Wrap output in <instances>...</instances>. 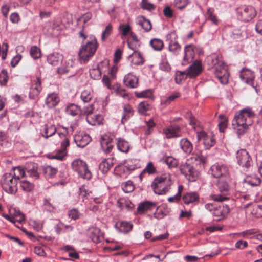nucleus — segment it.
Returning a JSON list of instances; mask_svg holds the SVG:
<instances>
[{"mask_svg":"<svg viewBox=\"0 0 262 262\" xmlns=\"http://www.w3.org/2000/svg\"><path fill=\"white\" fill-rule=\"evenodd\" d=\"M254 116L255 114L249 108L243 109L235 115L232 121V125L239 135L243 134L252 125Z\"/></svg>","mask_w":262,"mask_h":262,"instance_id":"1","label":"nucleus"},{"mask_svg":"<svg viewBox=\"0 0 262 262\" xmlns=\"http://www.w3.org/2000/svg\"><path fill=\"white\" fill-rule=\"evenodd\" d=\"M207 62L210 66L214 67V74L222 84H226L228 81L229 74L227 67L222 60L220 55L212 54L207 57Z\"/></svg>","mask_w":262,"mask_h":262,"instance_id":"2","label":"nucleus"},{"mask_svg":"<svg viewBox=\"0 0 262 262\" xmlns=\"http://www.w3.org/2000/svg\"><path fill=\"white\" fill-rule=\"evenodd\" d=\"M172 182L168 173H164L156 178L151 187L154 192L158 195L165 194L170 189Z\"/></svg>","mask_w":262,"mask_h":262,"instance_id":"3","label":"nucleus"},{"mask_svg":"<svg viewBox=\"0 0 262 262\" xmlns=\"http://www.w3.org/2000/svg\"><path fill=\"white\" fill-rule=\"evenodd\" d=\"M97 47V42L95 38L83 45L78 53L80 61L84 63L88 61L90 58L94 55Z\"/></svg>","mask_w":262,"mask_h":262,"instance_id":"4","label":"nucleus"},{"mask_svg":"<svg viewBox=\"0 0 262 262\" xmlns=\"http://www.w3.org/2000/svg\"><path fill=\"white\" fill-rule=\"evenodd\" d=\"M68 131L67 128H63V132H58L57 134L53 139V143L55 145L60 144L58 150L60 154H64L67 148L69 146V139L68 137Z\"/></svg>","mask_w":262,"mask_h":262,"instance_id":"5","label":"nucleus"},{"mask_svg":"<svg viewBox=\"0 0 262 262\" xmlns=\"http://www.w3.org/2000/svg\"><path fill=\"white\" fill-rule=\"evenodd\" d=\"M17 182L11 173H6L3 176L2 186L3 189L10 194H14L17 192Z\"/></svg>","mask_w":262,"mask_h":262,"instance_id":"6","label":"nucleus"},{"mask_svg":"<svg viewBox=\"0 0 262 262\" xmlns=\"http://www.w3.org/2000/svg\"><path fill=\"white\" fill-rule=\"evenodd\" d=\"M72 167L81 178L88 180L91 179L92 173L85 162L79 159L75 160L72 163Z\"/></svg>","mask_w":262,"mask_h":262,"instance_id":"7","label":"nucleus"},{"mask_svg":"<svg viewBox=\"0 0 262 262\" xmlns=\"http://www.w3.org/2000/svg\"><path fill=\"white\" fill-rule=\"evenodd\" d=\"M188 161L181 165L180 170L189 181H195L199 176V172L195 169L194 164H191Z\"/></svg>","mask_w":262,"mask_h":262,"instance_id":"8","label":"nucleus"},{"mask_svg":"<svg viewBox=\"0 0 262 262\" xmlns=\"http://www.w3.org/2000/svg\"><path fill=\"white\" fill-rule=\"evenodd\" d=\"M238 14L241 20L248 21L256 16V12L253 7L244 6L238 8Z\"/></svg>","mask_w":262,"mask_h":262,"instance_id":"9","label":"nucleus"},{"mask_svg":"<svg viewBox=\"0 0 262 262\" xmlns=\"http://www.w3.org/2000/svg\"><path fill=\"white\" fill-rule=\"evenodd\" d=\"M236 159L238 164L242 167L248 168L252 165V159L245 149H241L237 151Z\"/></svg>","mask_w":262,"mask_h":262,"instance_id":"10","label":"nucleus"},{"mask_svg":"<svg viewBox=\"0 0 262 262\" xmlns=\"http://www.w3.org/2000/svg\"><path fill=\"white\" fill-rule=\"evenodd\" d=\"M228 167L222 164L216 163L210 168L211 174L216 178L226 177L228 174Z\"/></svg>","mask_w":262,"mask_h":262,"instance_id":"11","label":"nucleus"},{"mask_svg":"<svg viewBox=\"0 0 262 262\" xmlns=\"http://www.w3.org/2000/svg\"><path fill=\"white\" fill-rule=\"evenodd\" d=\"M202 64L201 61L195 60L185 70L187 76L190 78L198 76L202 71Z\"/></svg>","mask_w":262,"mask_h":262,"instance_id":"12","label":"nucleus"},{"mask_svg":"<svg viewBox=\"0 0 262 262\" xmlns=\"http://www.w3.org/2000/svg\"><path fill=\"white\" fill-rule=\"evenodd\" d=\"M197 137L199 140L203 141L206 149H209L215 144V140L212 134H207L204 131L198 132Z\"/></svg>","mask_w":262,"mask_h":262,"instance_id":"13","label":"nucleus"},{"mask_svg":"<svg viewBox=\"0 0 262 262\" xmlns=\"http://www.w3.org/2000/svg\"><path fill=\"white\" fill-rule=\"evenodd\" d=\"M90 136L83 132H79L74 137V141L78 147H84L91 141Z\"/></svg>","mask_w":262,"mask_h":262,"instance_id":"14","label":"nucleus"},{"mask_svg":"<svg viewBox=\"0 0 262 262\" xmlns=\"http://www.w3.org/2000/svg\"><path fill=\"white\" fill-rule=\"evenodd\" d=\"M41 90V81L39 78L37 77L35 80L32 81L29 93L30 97L35 99L38 96Z\"/></svg>","mask_w":262,"mask_h":262,"instance_id":"15","label":"nucleus"},{"mask_svg":"<svg viewBox=\"0 0 262 262\" xmlns=\"http://www.w3.org/2000/svg\"><path fill=\"white\" fill-rule=\"evenodd\" d=\"M229 211V209L227 206L216 205L213 212V215L215 217L217 221H220L223 219L225 215Z\"/></svg>","mask_w":262,"mask_h":262,"instance_id":"16","label":"nucleus"},{"mask_svg":"<svg viewBox=\"0 0 262 262\" xmlns=\"http://www.w3.org/2000/svg\"><path fill=\"white\" fill-rule=\"evenodd\" d=\"M195 56L194 51L191 45H187L185 47L184 51V56L182 62V65H186L191 61Z\"/></svg>","mask_w":262,"mask_h":262,"instance_id":"17","label":"nucleus"},{"mask_svg":"<svg viewBox=\"0 0 262 262\" xmlns=\"http://www.w3.org/2000/svg\"><path fill=\"white\" fill-rule=\"evenodd\" d=\"M101 147L105 153L110 152L114 146L112 139L106 135H103L101 139Z\"/></svg>","mask_w":262,"mask_h":262,"instance_id":"18","label":"nucleus"},{"mask_svg":"<svg viewBox=\"0 0 262 262\" xmlns=\"http://www.w3.org/2000/svg\"><path fill=\"white\" fill-rule=\"evenodd\" d=\"M86 119L87 122L92 125H99L102 124V116L101 115L93 114L92 111L88 113Z\"/></svg>","mask_w":262,"mask_h":262,"instance_id":"19","label":"nucleus"},{"mask_svg":"<svg viewBox=\"0 0 262 262\" xmlns=\"http://www.w3.org/2000/svg\"><path fill=\"white\" fill-rule=\"evenodd\" d=\"M124 84L129 88H135L138 83V79L133 74L129 73L126 75L123 79Z\"/></svg>","mask_w":262,"mask_h":262,"instance_id":"20","label":"nucleus"},{"mask_svg":"<svg viewBox=\"0 0 262 262\" xmlns=\"http://www.w3.org/2000/svg\"><path fill=\"white\" fill-rule=\"evenodd\" d=\"M164 133L167 138L178 137L181 136L180 127L178 126H170L164 130Z\"/></svg>","mask_w":262,"mask_h":262,"instance_id":"21","label":"nucleus"},{"mask_svg":"<svg viewBox=\"0 0 262 262\" xmlns=\"http://www.w3.org/2000/svg\"><path fill=\"white\" fill-rule=\"evenodd\" d=\"M74 64V61L72 59L64 60L61 67L57 69V72L60 74H67L71 71Z\"/></svg>","mask_w":262,"mask_h":262,"instance_id":"22","label":"nucleus"},{"mask_svg":"<svg viewBox=\"0 0 262 262\" xmlns=\"http://www.w3.org/2000/svg\"><path fill=\"white\" fill-rule=\"evenodd\" d=\"M156 203L149 201H145L140 203L137 207V210L139 214H142L156 207Z\"/></svg>","mask_w":262,"mask_h":262,"instance_id":"23","label":"nucleus"},{"mask_svg":"<svg viewBox=\"0 0 262 262\" xmlns=\"http://www.w3.org/2000/svg\"><path fill=\"white\" fill-rule=\"evenodd\" d=\"M56 128L54 125H46L41 130V135L42 137L48 138L55 135Z\"/></svg>","mask_w":262,"mask_h":262,"instance_id":"24","label":"nucleus"},{"mask_svg":"<svg viewBox=\"0 0 262 262\" xmlns=\"http://www.w3.org/2000/svg\"><path fill=\"white\" fill-rule=\"evenodd\" d=\"M26 173L30 177L35 179L39 178L37 171V166L34 163H30L26 167Z\"/></svg>","mask_w":262,"mask_h":262,"instance_id":"25","label":"nucleus"},{"mask_svg":"<svg viewBox=\"0 0 262 262\" xmlns=\"http://www.w3.org/2000/svg\"><path fill=\"white\" fill-rule=\"evenodd\" d=\"M62 60V56L57 53L50 54L47 57V61L52 66H57Z\"/></svg>","mask_w":262,"mask_h":262,"instance_id":"26","label":"nucleus"},{"mask_svg":"<svg viewBox=\"0 0 262 262\" xmlns=\"http://www.w3.org/2000/svg\"><path fill=\"white\" fill-rule=\"evenodd\" d=\"M137 24L140 26L145 32H148L151 30L152 25L150 21L146 19L143 16L138 18Z\"/></svg>","mask_w":262,"mask_h":262,"instance_id":"27","label":"nucleus"},{"mask_svg":"<svg viewBox=\"0 0 262 262\" xmlns=\"http://www.w3.org/2000/svg\"><path fill=\"white\" fill-rule=\"evenodd\" d=\"M184 202L186 204L193 203L199 199V195L196 192L187 193L183 196Z\"/></svg>","mask_w":262,"mask_h":262,"instance_id":"28","label":"nucleus"},{"mask_svg":"<svg viewBox=\"0 0 262 262\" xmlns=\"http://www.w3.org/2000/svg\"><path fill=\"white\" fill-rule=\"evenodd\" d=\"M240 78L245 82L250 83L253 80V75L250 70L243 69L241 72Z\"/></svg>","mask_w":262,"mask_h":262,"instance_id":"29","label":"nucleus"},{"mask_svg":"<svg viewBox=\"0 0 262 262\" xmlns=\"http://www.w3.org/2000/svg\"><path fill=\"white\" fill-rule=\"evenodd\" d=\"M113 165V159L107 158L104 160L100 163L99 169L103 173H106Z\"/></svg>","mask_w":262,"mask_h":262,"instance_id":"30","label":"nucleus"},{"mask_svg":"<svg viewBox=\"0 0 262 262\" xmlns=\"http://www.w3.org/2000/svg\"><path fill=\"white\" fill-rule=\"evenodd\" d=\"M132 58V63L135 65H142L144 63V59L140 52L134 51L129 56Z\"/></svg>","mask_w":262,"mask_h":262,"instance_id":"31","label":"nucleus"},{"mask_svg":"<svg viewBox=\"0 0 262 262\" xmlns=\"http://www.w3.org/2000/svg\"><path fill=\"white\" fill-rule=\"evenodd\" d=\"M168 213L169 210L167 207L165 205H162L157 208L154 215L155 218L160 220L167 215Z\"/></svg>","mask_w":262,"mask_h":262,"instance_id":"32","label":"nucleus"},{"mask_svg":"<svg viewBox=\"0 0 262 262\" xmlns=\"http://www.w3.org/2000/svg\"><path fill=\"white\" fill-rule=\"evenodd\" d=\"M180 146L183 151L186 154H190L193 149L192 144L186 138L182 139L181 140Z\"/></svg>","mask_w":262,"mask_h":262,"instance_id":"33","label":"nucleus"},{"mask_svg":"<svg viewBox=\"0 0 262 262\" xmlns=\"http://www.w3.org/2000/svg\"><path fill=\"white\" fill-rule=\"evenodd\" d=\"M59 101V98L56 94H51L46 98V104L48 107L52 108L57 104Z\"/></svg>","mask_w":262,"mask_h":262,"instance_id":"34","label":"nucleus"},{"mask_svg":"<svg viewBox=\"0 0 262 262\" xmlns=\"http://www.w3.org/2000/svg\"><path fill=\"white\" fill-rule=\"evenodd\" d=\"M117 145L118 149L123 152L126 153L130 149L128 143L121 138L118 139Z\"/></svg>","mask_w":262,"mask_h":262,"instance_id":"35","label":"nucleus"},{"mask_svg":"<svg viewBox=\"0 0 262 262\" xmlns=\"http://www.w3.org/2000/svg\"><path fill=\"white\" fill-rule=\"evenodd\" d=\"M101 232L97 228H94L91 230V238L94 243H99L101 240Z\"/></svg>","mask_w":262,"mask_h":262,"instance_id":"36","label":"nucleus"},{"mask_svg":"<svg viewBox=\"0 0 262 262\" xmlns=\"http://www.w3.org/2000/svg\"><path fill=\"white\" fill-rule=\"evenodd\" d=\"M244 182L251 186H258L260 184V180L255 176H247L244 179Z\"/></svg>","mask_w":262,"mask_h":262,"instance_id":"37","label":"nucleus"},{"mask_svg":"<svg viewBox=\"0 0 262 262\" xmlns=\"http://www.w3.org/2000/svg\"><path fill=\"white\" fill-rule=\"evenodd\" d=\"M124 113L122 117L121 122L124 123L128 118L133 115L134 110L129 105H125L123 108Z\"/></svg>","mask_w":262,"mask_h":262,"instance_id":"38","label":"nucleus"},{"mask_svg":"<svg viewBox=\"0 0 262 262\" xmlns=\"http://www.w3.org/2000/svg\"><path fill=\"white\" fill-rule=\"evenodd\" d=\"M168 49L173 54H177L181 50V46L177 41L171 40L169 43Z\"/></svg>","mask_w":262,"mask_h":262,"instance_id":"39","label":"nucleus"},{"mask_svg":"<svg viewBox=\"0 0 262 262\" xmlns=\"http://www.w3.org/2000/svg\"><path fill=\"white\" fill-rule=\"evenodd\" d=\"M150 45L156 51H160L163 47V42L160 39L154 38L150 40Z\"/></svg>","mask_w":262,"mask_h":262,"instance_id":"40","label":"nucleus"},{"mask_svg":"<svg viewBox=\"0 0 262 262\" xmlns=\"http://www.w3.org/2000/svg\"><path fill=\"white\" fill-rule=\"evenodd\" d=\"M218 187L221 192L225 194H227L230 189V187L228 183L222 179L219 180Z\"/></svg>","mask_w":262,"mask_h":262,"instance_id":"41","label":"nucleus"},{"mask_svg":"<svg viewBox=\"0 0 262 262\" xmlns=\"http://www.w3.org/2000/svg\"><path fill=\"white\" fill-rule=\"evenodd\" d=\"M80 111V108L74 104H70L67 106L66 112L72 116L77 115Z\"/></svg>","mask_w":262,"mask_h":262,"instance_id":"42","label":"nucleus"},{"mask_svg":"<svg viewBox=\"0 0 262 262\" xmlns=\"http://www.w3.org/2000/svg\"><path fill=\"white\" fill-rule=\"evenodd\" d=\"M133 228V224L130 222H121L120 224L119 231L123 233H127Z\"/></svg>","mask_w":262,"mask_h":262,"instance_id":"43","label":"nucleus"},{"mask_svg":"<svg viewBox=\"0 0 262 262\" xmlns=\"http://www.w3.org/2000/svg\"><path fill=\"white\" fill-rule=\"evenodd\" d=\"M192 161L194 160L196 163V165L204 164L206 162V158L201 154V152H198L195 154H193L191 157Z\"/></svg>","mask_w":262,"mask_h":262,"instance_id":"44","label":"nucleus"},{"mask_svg":"<svg viewBox=\"0 0 262 262\" xmlns=\"http://www.w3.org/2000/svg\"><path fill=\"white\" fill-rule=\"evenodd\" d=\"M26 174V170H25L21 167H17L14 168V174H12L15 179H17V182L20 178L25 177Z\"/></svg>","mask_w":262,"mask_h":262,"instance_id":"45","label":"nucleus"},{"mask_svg":"<svg viewBox=\"0 0 262 262\" xmlns=\"http://www.w3.org/2000/svg\"><path fill=\"white\" fill-rule=\"evenodd\" d=\"M92 98L91 90L90 89L85 90L82 92L81 99L85 103L89 102Z\"/></svg>","mask_w":262,"mask_h":262,"instance_id":"46","label":"nucleus"},{"mask_svg":"<svg viewBox=\"0 0 262 262\" xmlns=\"http://www.w3.org/2000/svg\"><path fill=\"white\" fill-rule=\"evenodd\" d=\"M146 124L147 129L145 131L144 135L145 136H149L152 133L156 124L152 119H150L148 121H146Z\"/></svg>","mask_w":262,"mask_h":262,"instance_id":"47","label":"nucleus"},{"mask_svg":"<svg viewBox=\"0 0 262 262\" xmlns=\"http://www.w3.org/2000/svg\"><path fill=\"white\" fill-rule=\"evenodd\" d=\"M90 75L93 79H99L101 76V72L99 67H97L90 70Z\"/></svg>","mask_w":262,"mask_h":262,"instance_id":"48","label":"nucleus"},{"mask_svg":"<svg viewBox=\"0 0 262 262\" xmlns=\"http://www.w3.org/2000/svg\"><path fill=\"white\" fill-rule=\"evenodd\" d=\"M135 94L138 98H151L152 96V91L148 89L141 92H136Z\"/></svg>","mask_w":262,"mask_h":262,"instance_id":"49","label":"nucleus"},{"mask_svg":"<svg viewBox=\"0 0 262 262\" xmlns=\"http://www.w3.org/2000/svg\"><path fill=\"white\" fill-rule=\"evenodd\" d=\"M207 15L208 19L212 21L214 24H217L218 23V19L214 14V9L211 8H209L207 9Z\"/></svg>","mask_w":262,"mask_h":262,"instance_id":"50","label":"nucleus"},{"mask_svg":"<svg viewBox=\"0 0 262 262\" xmlns=\"http://www.w3.org/2000/svg\"><path fill=\"white\" fill-rule=\"evenodd\" d=\"M219 118L220 121L218 125L220 130L221 132H224V129L227 127V119L222 114L219 115Z\"/></svg>","mask_w":262,"mask_h":262,"instance_id":"51","label":"nucleus"},{"mask_svg":"<svg viewBox=\"0 0 262 262\" xmlns=\"http://www.w3.org/2000/svg\"><path fill=\"white\" fill-rule=\"evenodd\" d=\"M20 186L21 188L26 192H30L34 188L33 184L28 181H21Z\"/></svg>","mask_w":262,"mask_h":262,"instance_id":"52","label":"nucleus"},{"mask_svg":"<svg viewBox=\"0 0 262 262\" xmlns=\"http://www.w3.org/2000/svg\"><path fill=\"white\" fill-rule=\"evenodd\" d=\"M122 187L123 190L126 193L131 192L135 189L133 183L130 181L125 182L122 185Z\"/></svg>","mask_w":262,"mask_h":262,"instance_id":"53","label":"nucleus"},{"mask_svg":"<svg viewBox=\"0 0 262 262\" xmlns=\"http://www.w3.org/2000/svg\"><path fill=\"white\" fill-rule=\"evenodd\" d=\"M183 190V187L182 185H180L178 187V192L173 196H171L168 198V201L171 203L173 202H177L180 200L181 196V192Z\"/></svg>","mask_w":262,"mask_h":262,"instance_id":"54","label":"nucleus"},{"mask_svg":"<svg viewBox=\"0 0 262 262\" xmlns=\"http://www.w3.org/2000/svg\"><path fill=\"white\" fill-rule=\"evenodd\" d=\"M30 54L34 59H37L41 57V52L36 46L32 47L30 50Z\"/></svg>","mask_w":262,"mask_h":262,"instance_id":"55","label":"nucleus"},{"mask_svg":"<svg viewBox=\"0 0 262 262\" xmlns=\"http://www.w3.org/2000/svg\"><path fill=\"white\" fill-rule=\"evenodd\" d=\"M187 76L185 71L184 72L178 71L175 76V80L177 83H180L184 81Z\"/></svg>","mask_w":262,"mask_h":262,"instance_id":"56","label":"nucleus"},{"mask_svg":"<svg viewBox=\"0 0 262 262\" xmlns=\"http://www.w3.org/2000/svg\"><path fill=\"white\" fill-rule=\"evenodd\" d=\"M113 27L111 24H109L105 28L104 31L102 34V40L104 41L105 38L110 36L112 31Z\"/></svg>","mask_w":262,"mask_h":262,"instance_id":"57","label":"nucleus"},{"mask_svg":"<svg viewBox=\"0 0 262 262\" xmlns=\"http://www.w3.org/2000/svg\"><path fill=\"white\" fill-rule=\"evenodd\" d=\"M149 104L147 102H141L138 105V112L140 114H143L149 110Z\"/></svg>","mask_w":262,"mask_h":262,"instance_id":"58","label":"nucleus"},{"mask_svg":"<svg viewBox=\"0 0 262 262\" xmlns=\"http://www.w3.org/2000/svg\"><path fill=\"white\" fill-rule=\"evenodd\" d=\"M188 3V0H174V5L179 9H184Z\"/></svg>","mask_w":262,"mask_h":262,"instance_id":"59","label":"nucleus"},{"mask_svg":"<svg viewBox=\"0 0 262 262\" xmlns=\"http://www.w3.org/2000/svg\"><path fill=\"white\" fill-rule=\"evenodd\" d=\"M68 215L70 218L76 220L80 217V213L76 209H72L69 211Z\"/></svg>","mask_w":262,"mask_h":262,"instance_id":"60","label":"nucleus"},{"mask_svg":"<svg viewBox=\"0 0 262 262\" xmlns=\"http://www.w3.org/2000/svg\"><path fill=\"white\" fill-rule=\"evenodd\" d=\"M165 163L169 167H176L178 165V161L171 157L166 158Z\"/></svg>","mask_w":262,"mask_h":262,"instance_id":"61","label":"nucleus"},{"mask_svg":"<svg viewBox=\"0 0 262 262\" xmlns=\"http://www.w3.org/2000/svg\"><path fill=\"white\" fill-rule=\"evenodd\" d=\"M119 29L121 31L122 35L125 36L131 31V27L129 25L121 24L119 26Z\"/></svg>","mask_w":262,"mask_h":262,"instance_id":"62","label":"nucleus"},{"mask_svg":"<svg viewBox=\"0 0 262 262\" xmlns=\"http://www.w3.org/2000/svg\"><path fill=\"white\" fill-rule=\"evenodd\" d=\"M8 79L7 72L5 70H3L0 73V84L5 85Z\"/></svg>","mask_w":262,"mask_h":262,"instance_id":"63","label":"nucleus"},{"mask_svg":"<svg viewBox=\"0 0 262 262\" xmlns=\"http://www.w3.org/2000/svg\"><path fill=\"white\" fill-rule=\"evenodd\" d=\"M57 169L51 166H47L45 169V172L47 176L52 177L55 176L57 173Z\"/></svg>","mask_w":262,"mask_h":262,"instance_id":"64","label":"nucleus"}]
</instances>
